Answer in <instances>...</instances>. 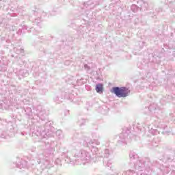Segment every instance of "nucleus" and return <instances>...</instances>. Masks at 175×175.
Segmentation results:
<instances>
[{
  "instance_id": "f257e3e1",
  "label": "nucleus",
  "mask_w": 175,
  "mask_h": 175,
  "mask_svg": "<svg viewBox=\"0 0 175 175\" xmlns=\"http://www.w3.org/2000/svg\"><path fill=\"white\" fill-rule=\"evenodd\" d=\"M112 94H115L118 98H126L129 95L131 90L125 87H114L111 90Z\"/></svg>"
},
{
  "instance_id": "f03ea898",
  "label": "nucleus",
  "mask_w": 175,
  "mask_h": 175,
  "mask_svg": "<svg viewBox=\"0 0 175 175\" xmlns=\"http://www.w3.org/2000/svg\"><path fill=\"white\" fill-rule=\"evenodd\" d=\"M96 91L98 94H102L103 92V84H98L96 86Z\"/></svg>"
}]
</instances>
